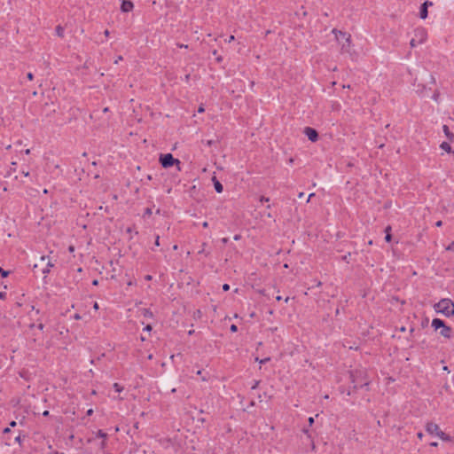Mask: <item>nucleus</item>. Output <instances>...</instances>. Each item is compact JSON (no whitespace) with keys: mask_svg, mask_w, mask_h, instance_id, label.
<instances>
[{"mask_svg":"<svg viewBox=\"0 0 454 454\" xmlns=\"http://www.w3.org/2000/svg\"><path fill=\"white\" fill-rule=\"evenodd\" d=\"M332 33L335 35V39L340 46V52L352 55V41L350 34L338 30L337 28H333Z\"/></svg>","mask_w":454,"mask_h":454,"instance_id":"nucleus-1","label":"nucleus"},{"mask_svg":"<svg viewBox=\"0 0 454 454\" xmlns=\"http://www.w3.org/2000/svg\"><path fill=\"white\" fill-rule=\"evenodd\" d=\"M454 302L448 298L442 299L440 301L434 304V308L437 313H442L446 317L453 316Z\"/></svg>","mask_w":454,"mask_h":454,"instance_id":"nucleus-2","label":"nucleus"},{"mask_svg":"<svg viewBox=\"0 0 454 454\" xmlns=\"http://www.w3.org/2000/svg\"><path fill=\"white\" fill-rule=\"evenodd\" d=\"M426 430L430 434L437 435L441 440L444 442H450L451 440L450 436L442 431L439 426L433 422H428L426 425Z\"/></svg>","mask_w":454,"mask_h":454,"instance_id":"nucleus-3","label":"nucleus"},{"mask_svg":"<svg viewBox=\"0 0 454 454\" xmlns=\"http://www.w3.org/2000/svg\"><path fill=\"white\" fill-rule=\"evenodd\" d=\"M434 330L441 329L440 334L444 338H450L451 328L445 325L444 322L440 318H434L431 324Z\"/></svg>","mask_w":454,"mask_h":454,"instance_id":"nucleus-4","label":"nucleus"},{"mask_svg":"<svg viewBox=\"0 0 454 454\" xmlns=\"http://www.w3.org/2000/svg\"><path fill=\"white\" fill-rule=\"evenodd\" d=\"M160 162L161 166L165 168L172 167L175 164H180V160L175 159L171 153L161 154L160 157Z\"/></svg>","mask_w":454,"mask_h":454,"instance_id":"nucleus-5","label":"nucleus"},{"mask_svg":"<svg viewBox=\"0 0 454 454\" xmlns=\"http://www.w3.org/2000/svg\"><path fill=\"white\" fill-rule=\"evenodd\" d=\"M46 262L45 267L42 269V273L44 275H47L52 267H54V262L50 258L49 255H43L41 256V262Z\"/></svg>","mask_w":454,"mask_h":454,"instance_id":"nucleus-6","label":"nucleus"},{"mask_svg":"<svg viewBox=\"0 0 454 454\" xmlns=\"http://www.w3.org/2000/svg\"><path fill=\"white\" fill-rule=\"evenodd\" d=\"M304 134L307 136L309 141L316 142L318 139L317 131L310 127H306L304 129Z\"/></svg>","mask_w":454,"mask_h":454,"instance_id":"nucleus-7","label":"nucleus"},{"mask_svg":"<svg viewBox=\"0 0 454 454\" xmlns=\"http://www.w3.org/2000/svg\"><path fill=\"white\" fill-rule=\"evenodd\" d=\"M134 4L131 1L123 0L121 5V10L123 12H129L133 10Z\"/></svg>","mask_w":454,"mask_h":454,"instance_id":"nucleus-8","label":"nucleus"},{"mask_svg":"<svg viewBox=\"0 0 454 454\" xmlns=\"http://www.w3.org/2000/svg\"><path fill=\"white\" fill-rule=\"evenodd\" d=\"M442 130L450 142L454 141V134L450 130L447 125L442 126Z\"/></svg>","mask_w":454,"mask_h":454,"instance_id":"nucleus-9","label":"nucleus"},{"mask_svg":"<svg viewBox=\"0 0 454 454\" xmlns=\"http://www.w3.org/2000/svg\"><path fill=\"white\" fill-rule=\"evenodd\" d=\"M213 182H214V186H215V191L218 192V193H221L223 190V187L222 185V184L216 179L215 176H214L212 178Z\"/></svg>","mask_w":454,"mask_h":454,"instance_id":"nucleus-10","label":"nucleus"},{"mask_svg":"<svg viewBox=\"0 0 454 454\" xmlns=\"http://www.w3.org/2000/svg\"><path fill=\"white\" fill-rule=\"evenodd\" d=\"M440 148L443 151H445L446 153H453L452 152V149H451V146L450 145L449 142H442L441 145H440Z\"/></svg>","mask_w":454,"mask_h":454,"instance_id":"nucleus-11","label":"nucleus"},{"mask_svg":"<svg viewBox=\"0 0 454 454\" xmlns=\"http://www.w3.org/2000/svg\"><path fill=\"white\" fill-rule=\"evenodd\" d=\"M417 34L419 35V43H422L427 39V32L424 29H420L417 31Z\"/></svg>","mask_w":454,"mask_h":454,"instance_id":"nucleus-12","label":"nucleus"},{"mask_svg":"<svg viewBox=\"0 0 454 454\" xmlns=\"http://www.w3.org/2000/svg\"><path fill=\"white\" fill-rule=\"evenodd\" d=\"M428 12L426 6L421 5L419 11V17L422 20H425L427 17Z\"/></svg>","mask_w":454,"mask_h":454,"instance_id":"nucleus-13","label":"nucleus"},{"mask_svg":"<svg viewBox=\"0 0 454 454\" xmlns=\"http://www.w3.org/2000/svg\"><path fill=\"white\" fill-rule=\"evenodd\" d=\"M56 34L59 37H63L64 36V27L60 25L57 26L56 27Z\"/></svg>","mask_w":454,"mask_h":454,"instance_id":"nucleus-14","label":"nucleus"},{"mask_svg":"<svg viewBox=\"0 0 454 454\" xmlns=\"http://www.w3.org/2000/svg\"><path fill=\"white\" fill-rule=\"evenodd\" d=\"M142 314L145 317H153V313L152 311H150L149 309H142Z\"/></svg>","mask_w":454,"mask_h":454,"instance_id":"nucleus-15","label":"nucleus"},{"mask_svg":"<svg viewBox=\"0 0 454 454\" xmlns=\"http://www.w3.org/2000/svg\"><path fill=\"white\" fill-rule=\"evenodd\" d=\"M97 436L100 437V438H103V439H106L107 434L105 432H103L102 430H98L97 432Z\"/></svg>","mask_w":454,"mask_h":454,"instance_id":"nucleus-16","label":"nucleus"},{"mask_svg":"<svg viewBox=\"0 0 454 454\" xmlns=\"http://www.w3.org/2000/svg\"><path fill=\"white\" fill-rule=\"evenodd\" d=\"M207 246L206 243H202V247L201 249L199 251V254H205L206 256H207L209 254V253L206 252L205 251V247Z\"/></svg>","mask_w":454,"mask_h":454,"instance_id":"nucleus-17","label":"nucleus"},{"mask_svg":"<svg viewBox=\"0 0 454 454\" xmlns=\"http://www.w3.org/2000/svg\"><path fill=\"white\" fill-rule=\"evenodd\" d=\"M270 357H266L264 359H259L258 357L255 358V361L258 362L259 364H265L266 362L270 361Z\"/></svg>","mask_w":454,"mask_h":454,"instance_id":"nucleus-18","label":"nucleus"},{"mask_svg":"<svg viewBox=\"0 0 454 454\" xmlns=\"http://www.w3.org/2000/svg\"><path fill=\"white\" fill-rule=\"evenodd\" d=\"M114 388L116 392H121L123 389L122 387H121L118 383L114 384Z\"/></svg>","mask_w":454,"mask_h":454,"instance_id":"nucleus-19","label":"nucleus"},{"mask_svg":"<svg viewBox=\"0 0 454 454\" xmlns=\"http://www.w3.org/2000/svg\"><path fill=\"white\" fill-rule=\"evenodd\" d=\"M351 256V253H348L347 254L342 256V260L346 262H349L348 258Z\"/></svg>","mask_w":454,"mask_h":454,"instance_id":"nucleus-20","label":"nucleus"},{"mask_svg":"<svg viewBox=\"0 0 454 454\" xmlns=\"http://www.w3.org/2000/svg\"><path fill=\"white\" fill-rule=\"evenodd\" d=\"M0 274L2 275V277L5 278L9 275V271L4 270L0 267Z\"/></svg>","mask_w":454,"mask_h":454,"instance_id":"nucleus-21","label":"nucleus"},{"mask_svg":"<svg viewBox=\"0 0 454 454\" xmlns=\"http://www.w3.org/2000/svg\"><path fill=\"white\" fill-rule=\"evenodd\" d=\"M446 250L454 252V240L446 247Z\"/></svg>","mask_w":454,"mask_h":454,"instance_id":"nucleus-22","label":"nucleus"},{"mask_svg":"<svg viewBox=\"0 0 454 454\" xmlns=\"http://www.w3.org/2000/svg\"><path fill=\"white\" fill-rule=\"evenodd\" d=\"M45 264H46V262H41V261H40V262H39V263L35 264V266H34V267H35V268L42 267V269H43V267H45Z\"/></svg>","mask_w":454,"mask_h":454,"instance_id":"nucleus-23","label":"nucleus"},{"mask_svg":"<svg viewBox=\"0 0 454 454\" xmlns=\"http://www.w3.org/2000/svg\"><path fill=\"white\" fill-rule=\"evenodd\" d=\"M423 6H426L427 9L429 7V6H432L433 5V3L431 1H426L422 4Z\"/></svg>","mask_w":454,"mask_h":454,"instance_id":"nucleus-24","label":"nucleus"},{"mask_svg":"<svg viewBox=\"0 0 454 454\" xmlns=\"http://www.w3.org/2000/svg\"><path fill=\"white\" fill-rule=\"evenodd\" d=\"M152 215V208L147 207L145 211V215Z\"/></svg>","mask_w":454,"mask_h":454,"instance_id":"nucleus-25","label":"nucleus"},{"mask_svg":"<svg viewBox=\"0 0 454 454\" xmlns=\"http://www.w3.org/2000/svg\"><path fill=\"white\" fill-rule=\"evenodd\" d=\"M230 329H231V331L232 333H235V332H237V331H238V327H237V325H231Z\"/></svg>","mask_w":454,"mask_h":454,"instance_id":"nucleus-26","label":"nucleus"},{"mask_svg":"<svg viewBox=\"0 0 454 454\" xmlns=\"http://www.w3.org/2000/svg\"><path fill=\"white\" fill-rule=\"evenodd\" d=\"M391 239H392L391 234L390 233H387L386 237H385L386 241L389 242L391 240Z\"/></svg>","mask_w":454,"mask_h":454,"instance_id":"nucleus-27","label":"nucleus"},{"mask_svg":"<svg viewBox=\"0 0 454 454\" xmlns=\"http://www.w3.org/2000/svg\"><path fill=\"white\" fill-rule=\"evenodd\" d=\"M106 440L104 439V440L101 442V443H100V448H101V449H105V448H106Z\"/></svg>","mask_w":454,"mask_h":454,"instance_id":"nucleus-28","label":"nucleus"},{"mask_svg":"<svg viewBox=\"0 0 454 454\" xmlns=\"http://www.w3.org/2000/svg\"><path fill=\"white\" fill-rule=\"evenodd\" d=\"M38 191L35 189H30V192H28V195L33 196L35 193H36Z\"/></svg>","mask_w":454,"mask_h":454,"instance_id":"nucleus-29","label":"nucleus"},{"mask_svg":"<svg viewBox=\"0 0 454 454\" xmlns=\"http://www.w3.org/2000/svg\"><path fill=\"white\" fill-rule=\"evenodd\" d=\"M269 200H270V199H269V198H266V197H264V196H262V197L260 198V201H261V202H262V201L268 202Z\"/></svg>","mask_w":454,"mask_h":454,"instance_id":"nucleus-30","label":"nucleus"},{"mask_svg":"<svg viewBox=\"0 0 454 454\" xmlns=\"http://www.w3.org/2000/svg\"><path fill=\"white\" fill-rule=\"evenodd\" d=\"M410 44L411 47H415L417 45L415 39H411Z\"/></svg>","mask_w":454,"mask_h":454,"instance_id":"nucleus-31","label":"nucleus"},{"mask_svg":"<svg viewBox=\"0 0 454 454\" xmlns=\"http://www.w3.org/2000/svg\"><path fill=\"white\" fill-rule=\"evenodd\" d=\"M223 291H228L230 289V286L228 284H224L223 286Z\"/></svg>","mask_w":454,"mask_h":454,"instance_id":"nucleus-32","label":"nucleus"},{"mask_svg":"<svg viewBox=\"0 0 454 454\" xmlns=\"http://www.w3.org/2000/svg\"><path fill=\"white\" fill-rule=\"evenodd\" d=\"M37 327H38V329H39L40 331H43V328H44V325H43V324H42V323H40V324L37 325Z\"/></svg>","mask_w":454,"mask_h":454,"instance_id":"nucleus-33","label":"nucleus"},{"mask_svg":"<svg viewBox=\"0 0 454 454\" xmlns=\"http://www.w3.org/2000/svg\"><path fill=\"white\" fill-rule=\"evenodd\" d=\"M155 246H157V247L160 246V237L159 236L156 237Z\"/></svg>","mask_w":454,"mask_h":454,"instance_id":"nucleus-34","label":"nucleus"},{"mask_svg":"<svg viewBox=\"0 0 454 454\" xmlns=\"http://www.w3.org/2000/svg\"><path fill=\"white\" fill-rule=\"evenodd\" d=\"M204 111H205V108H204V106H200L199 107V109H198V112H199V113H203Z\"/></svg>","mask_w":454,"mask_h":454,"instance_id":"nucleus-35","label":"nucleus"},{"mask_svg":"<svg viewBox=\"0 0 454 454\" xmlns=\"http://www.w3.org/2000/svg\"><path fill=\"white\" fill-rule=\"evenodd\" d=\"M27 79H28V80H32L34 76H33V74H32V73H28V74H27Z\"/></svg>","mask_w":454,"mask_h":454,"instance_id":"nucleus-36","label":"nucleus"},{"mask_svg":"<svg viewBox=\"0 0 454 454\" xmlns=\"http://www.w3.org/2000/svg\"><path fill=\"white\" fill-rule=\"evenodd\" d=\"M92 413H93V410H92V409H89V410L87 411V412H86V414H87L88 416L92 415Z\"/></svg>","mask_w":454,"mask_h":454,"instance_id":"nucleus-37","label":"nucleus"},{"mask_svg":"<svg viewBox=\"0 0 454 454\" xmlns=\"http://www.w3.org/2000/svg\"><path fill=\"white\" fill-rule=\"evenodd\" d=\"M234 39H235L234 35H231V36L228 38L227 42H228V43H231V42L234 41Z\"/></svg>","mask_w":454,"mask_h":454,"instance_id":"nucleus-38","label":"nucleus"},{"mask_svg":"<svg viewBox=\"0 0 454 454\" xmlns=\"http://www.w3.org/2000/svg\"><path fill=\"white\" fill-rule=\"evenodd\" d=\"M314 423V418L310 417L309 418V424L311 426Z\"/></svg>","mask_w":454,"mask_h":454,"instance_id":"nucleus-39","label":"nucleus"},{"mask_svg":"<svg viewBox=\"0 0 454 454\" xmlns=\"http://www.w3.org/2000/svg\"><path fill=\"white\" fill-rule=\"evenodd\" d=\"M357 348H358L357 346H356V345L353 346V344H350V346H348L349 349H357Z\"/></svg>","mask_w":454,"mask_h":454,"instance_id":"nucleus-40","label":"nucleus"},{"mask_svg":"<svg viewBox=\"0 0 454 454\" xmlns=\"http://www.w3.org/2000/svg\"><path fill=\"white\" fill-rule=\"evenodd\" d=\"M357 348H358L357 346H356V345L353 346V344H350V346H348L349 349H357Z\"/></svg>","mask_w":454,"mask_h":454,"instance_id":"nucleus-41","label":"nucleus"},{"mask_svg":"<svg viewBox=\"0 0 454 454\" xmlns=\"http://www.w3.org/2000/svg\"><path fill=\"white\" fill-rule=\"evenodd\" d=\"M213 144H214L213 140H207V145H208V146H211Z\"/></svg>","mask_w":454,"mask_h":454,"instance_id":"nucleus-42","label":"nucleus"},{"mask_svg":"<svg viewBox=\"0 0 454 454\" xmlns=\"http://www.w3.org/2000/svg\"><path fill=\"white\" fill-rule=\"evenodd\" d=\"M390 231H391V227H390V226H387V227L385 229V232H386V234H387V233H390Z\"/></svg>","mask_w":454,"mask_h":454,"instance_id":"nucleus-43","label":"nucleus"},{"mask_svg":"<svg viewBox=\"0 0 454 454\" xmlns=\"http://www.w3.org/2000/svg\"><path fill=\"white\" fill-rule=\"evenodd\" d=\"M315 195V193H310L307 199V202H309L310 199Z\"/></svg>","mask_w":454,"mask_h":454,"instance_id":"nucleus-44","label":"nucleus"},{"mask_svg":"<svg viewBox=\"0 0 454 454\" xmlns=\"http://www.w3.org/2000/svg\"><path fill=\"white\" fill-rule=\"evenodd\" d=\"M145 331H151L152 330V326L150 325H147L145 327Z\"/></svg>","mask_w":454,"mask_h":454,"instance_id":"nucleus-45","label":"nucleus"},{"mask_svg":"<svg viewBox=\"0 0 454 454\" xmlns=\"http://www.w3.org/2000/svg\"><path fill=\"white\" fill-rule=\"evenodd\" d=\"M221 241L223 242V244H227L228 238H223Z\"/></svg>","mask_w":454,"mask_h":454,"instance_id":"nucleus-46","label":"nucleus"},{"mask_svg":"<svg viewBox=\"0 0 454 454\" xmlns=\"http://www.w3.org/2000/svg\"><path fill=\"white\" fill-rule=\"evenodd\" d=\"M435 225L437 227H441L442 225V221H438V222H436Z\"/></svg>","mask_w":454,"mask_h":454,"instance_id":"nucleus-47","label":"nucleus"},{"mask_svg":"<svg viewBox=\"0 0 454 454\" xmlns=\"http://www.w3.org/2000/svg\"><path fill=\"white\" fill-rule=\"evenodd\" d=\"M417 436H418V438L422 439L423 438V434L421 432H419L417 434Z\"/></svg>","mask_w":454,"mask_h":454,"instance_id":"nucleus-48","label":"nucleus"},{"mask_svg":"<svg viewBox=\"0 0 454 454\" xmlns=\"http://www.w3.org/2000/svg\"><path fill=\"white\" fill-rule=\"evenodd\" d=\"M104 35H105L106 37H107V36H109V35H110L109 30H107V29H106V30H105Z\"/></svg>","mask_w":454,"mask_h":454,"instance_id":"nucleus-49","label":"nucleus"},{"mask_svg":"<svg viewBox=\"0 0 454 454\" xmlns=\"http://www.w3.org/2000/svg\"><path fill=\"white\" fill-rule=\"evenodd\" d=\"M49 414H50L49 411H44L43 412V415L45 416V417L49 416Z\"/></svg>","mask_w":454,"mask_h":454,"instance_id":"nucleus-50","label":"nucleus"},{"mask_svg":"<svg viewBox=\"0 0 454 454\" xmlns=\"http://www.w3.org/2000/svg\"><path fill=\"white\" fill-rule=\"evenodd\" d=\"M430 445L432 447H436V446H438V443L436 442H433L430 443Z\"/></svg>","mask_w":454,"mask_h":454,"instance_id":"nucleus-51","label":"nucleus"},{"mask_svg":"<svg viewBox=\"0 0 454 454\" xmlns=\"http://www.w3.org/2000/svg\"><path fill=\"white\" fill-rule=\"evenodd\" d=\"M122 59V57L121 56H119L118 59L115 60V64H117L118 62H120L121 60Z\"/></svg>","mask_w":454,"mask_h":454,"instance_id":"nucleus-52","label":"nucleus"},{"mask_svg":"<svg viewBox=\"0 0 454 454\" xmlns=\"http://www.w3.org/2000/svg\"><path fill=\"white\" fill-rule=\"evenodd\" d=\"M93 308H94V309H98L99 307H98V302L94 303Z\"/></svg>","mask_w":454,"mask_h":454,"instance_id":"nucleus-53","label":"nucleus"},{"mask_svg":"<svg viewBox=\"0 0 454 454\" xmlns=\"http://www.w3.org/2000/svg\"><path fill=\"white\" fill-rule=\"evenodd\" d=\"M10 432V428L9 427H6L4 429V434H7Z\"/></svg>","mask_w":454,"mask_h":454,"instance_id":"nucleus-54","label":"nucleus"},{"mask_svg":"<svg viewBox=\"0 0 454 454\" xmlns=\"http://www.w3.org/2000/svg\"><path fill=\"white\" fill-rule=\"evenodd\" d=\"M259 382L258 381H255V383L254 384V386L252 387L253 389L256 388L257 386H258Z\"/></svg>","mask_w":454,"mask_h":454,"instance_id":"nucleus-55","label":"nucleus"},{"mask_svg":"<svg viewBox=\"0 0 454 454\" xmlns=\"http://www.w3.org/2000/svg\"><path fill=\"white\" fill-rule=\"evenodd\" d=\"M298 197H299V198H303V197H304V192H301L298 194Z\"/></svg>","mask_w":454,"mask_h":454,"instance_id":"nucleus-56","label":"nucleus"},{"mask_svg":"<svg viewBox=\"0 0 454 454\" xmlns=\"http://www.w3.org/2000/svg\"><path fill=\"white\" fill-rule=\"evenodd\" d=\"M98 281L97 279L92 281V285L93 286H98Z\"/></svg>","mask_w":454,"mask_h":454,"instance_id":"nucleus-57","label":"nucleus"},{"mask_svg":"<svg viewBox=\"0 0 454 454\" xmlns=\"http://www.w3.org/2000/svg\"><path fill=\"white\" fill-rule=\"evenodd\" d=\"M216 60L218 62H221L223 60V58L221 56H217Z\"/></svg>","mask_w":454,"mask_h":454,"instance_id":"nucleus-58","label":"nucleus"},{"mask_svg":"<svg viewBox=\"0 0 454 454\" xmlns=\"http://www.w3.org/2000/svg\"><path fill=\"white\" fill-rule=\"evenodd\" d=\"M202 226H203L204 228H207V227L208 226L207 222H204V223H202Z\"/></svg>","mask_w":454,"mask_h":454,"instance_id":"nucleus-59","label":"nucleus"},{"mask_svg":"<svg viewBox=\"0 0 454 454\" xmlns=\"http://www.w3.org/2000/svg\"><path fill=\"white\" fill-rule=\"evenodd\" d=\"M22 173H23V175L25 176H29V172L28 171H23Z\"/></svg>","mask_w":454,"mask_h":454,"instance_id":"nucleus-60","label":"nucleus"},{"mask_svg":"<svg viewBox=\"0 0 454 454\" xmlns=\"http://www.w3.org/2000/svg\"><path fill=\"white\" fill-rule=\"evenodd\" d=\"M68 250H69L70 252H74V247L73 246H70V247H69V248H68Z\"/></svg>","mask_w":454,"mask_h":454,"instance_id":"nucleus-61","label":"nucleus"},{"mask_svg":"<svg viewBox=\"0 0 454 454\" xmlns=\"http://www.w3.org/2000/svg\"><path fill=\"white\" fill-rule=\"evenodd\" d=\"M239 239H240V235H235V236H234V239H235V240H239Z\"/></svg>","mask_w":454,"mask_h":454,"instance_id":"nucleus-62","label":"nucleus"},{"mask_svg":"<svg viewBox=\"0 0 454 454\" xmlns=\"http://www.w3.org/2000/svg\"><path fill=\"white\" fill-rule=\"evenodd\" d=\"M127 232H128V233H131V232H132V228H131V227H129V228L127 229Z\"/></svg>","mask_w":454,"mask_h":454,"instance_id":"nucleus-63","label":"nucleus"},{"mask_svg":"<svg viewBox=\"0 0 454 454\" xmlns=\"http://www.w3.org/2000/svg\"><path fill=\"white\" fill-rule=\"evenodd\" d=\"M11 427H15L16 426V422L15 421H12L11 424H10Z\"/></svg>","mask_w":454,"mask_h":454,"instance_id":"nucleus-64","label":"nucleus"}]
</instances>
